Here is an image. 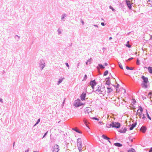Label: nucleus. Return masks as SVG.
<instances>
[{"mask_svg": "<svg viewBox=\"0 0 152 152\" xmlns=\"http://www.w3.org/2000/svg\"><path fill=\"white\" fill-rule=\"evenodd\" d=\"M98 87L97 89L95 90L96 93L98 94H102L104 95L106 93V88L104 86H98Z\"/></svg>", "mask_w": 152, "mask_h": 152, "instance_id": "nucleus-1", "label": "nucleus"}, {"mask_svg": "<svg viewBox=\"0 0 152 152\" xmlns=\"http://www.w3.org/2000/svg\"><path fill=\"white\" fill-rule=\"evenodd\" d=\"M142 111L143 109L140 106L139 107V109L137 110L136 115L137 116H138L140 118H141L142 116Z\"/></svg>", "mask_w": 152, "mask_h": 152, "instance_id": "nucleus-2", "label": "nucleus"}, {"mask_svg": "<svg viewBox=\"0 0 152 152\" xmlns=\"http://www.w3.org/2000/svg\"><path fill=\"white\" fill-rule=\"evenodd\" d=\"M77 145L80 152H82V141L80 138H78L77 140Z\"/></svg>", "mask_w": 152, "mask_h": 152, "instance_id": "nucleus-3", "label": "nucleus"}, {"mask_svg": "<svg viewBox=\"0 0 152 152\" xmlns=\"http://www.w3.org/2000/svg\"><path fill=\"white\" fill-rule=\"evenodd\" d=\"M116 92L119 93V94L121 95V98H122L124 96L126 93V91L123 88H121L120 89H116Z\"/></svg>", "mask_w": 152, "mask_h": 152, "instance_id": "nucleus-4", "label": "nucleus"}, {"mask_svg": "<svg viewBox=\"0 0 152 152\" xmlns=\"http://www.w3.org/2000/svg\"><path fill=\"white\" fill-rule=\"evenodd\" d=\"M59 150L60 147L57 144L54 145L52 148V152H58Z\"/></svg>", "mask_w": 152, "mask_h": 152, "instance_id": "nucleus-5", "label": "nucleus"}, {"mask_svg": "<svg viewBox=\"0 0 152 152\" xmlns=\"http://www.w3.org/2000/svg\"><path fill=\"white\" fill-rule=\"evenodd\" d=\"M83 104V103H81L79 99H77L75 101L74 103V105L76 107H78Z\"/></svg>", "mask_w": 152, "mask_h": 152, "instance_id": "nucleus-6", "label": "nucleus"}, {"mask_svg": "<svg viewBox=\"0 0 152 152\" xmlns=\"http://www.w3.org/2000/svg\"><path fill=\"white\" fill-rule=\"evenodd\" d=\"M90 85L91 86L92 88L94 89V87L96 86V83L95 81V80H93L91 81L90 83Z\"/></svg>", "mask_w": 152, "mask_h": 152, "instance_id": "nucleus-7", "label": "nucleus"}, {"mask_svg": "<svg viewBox=\"0 0 152 152\" xmlns=\"http://www.w3.org/2000/svg\"><path fill=\"white\" fill-rule=\"evenodd\" d=\"M120 127V124L118 122H113V127L119 128Z\"/></svg>", "mask_w": 152, "mask_h": 152, "instance_id": "nucleus-8", "label": "nucleus"}, {"mask_svg": "<svg viewBox=\"0 0 152 152\" xmlns=\"http://www.w3.org/2000/svg\"><path fill=\"white\" fill-rule=\"evenodd\" d=\"M141 78L143 80L144 83H147L148 82V78L145 77L144 76H142Z\"/></svg>", "mask_w": 152, "mask_h": 152, "instance_id": "nucleus-9", "label": "nucleus"}, {"mask_svg": "<svg viewBox=\"0 0 152 152\" xmlns=\"http://www.w3.org/2000/svg\"><path fill=\"white\" fill-rule=\"evenodd\" d=\"M126 3L129 8L131 9V4L130 3V1L129 0H127L126 1Z\"/></svg>", "mask_w": 152, "mask_h": 152, "instance_id": "nucleus-10", "label": "nucleus"}, {"mask_svg": "<svg viewBox=\"0 0 152 152\" xmlns=\"http://www.w3.org/2000/svg\"><path fill=\"white\" fill-rule=\"evenodd\" d=\"M127 130L126 127H123L120 129L119 132L121 133H125Z\"/></svg>", "mask_w": 152, "mask_h": 152, "instance_id": "nucleus-11", "label": "nucleus"}, {"mask_svg": "<svg viewBox=\"0 0 152 152\" xmlns=\"http://www.w3.org/2000/svg\"><path fill=\"white\" fill-rule=\"evenodd\" d=\"M86 94L85 93H82L81 96V99L82 100H84Z\"/></svg>", "mask_w": 152, "mask_h": 152, "instance_id": "nucleus-12", "label": "nucleus"}, {"mask_svg": "<svg viewBox=\"0 0 152 152\" xmlns=\"http://www.w3.org/2000/svg\"><path fill=\"white\" fill-rule=\"evenodd\" d=\"M147 2L148 7L152 6V0H148Z\"/></svg>", "mask_w": 152, "mask_h": 152, "instance_id": "nucleus-13", "label": "nucleus"}, {"mask_svg": "<svg viewBox=\"0 0 152 152\" xmlns=\"http://www.w3.org/2000/svg\"><path fill=\"white\" fill-rule=\"evenodd\" d=\"M146 129V128L145 127V126H142L140 129V130L142 132L144 133L145 132Z\"/></svg>", "mask_w": 152, "mask_h": 152, "instance_id": "nucleus-14", "label": "nucleus"}, {"mask_svg": "<svg viewBox=\"0 0 152 152\" xmlns=\"http://www.w3.org/2000/svg\"><path fill=\"white\" fill-rule=\"evenodd\" d=\"M113 122H112L111 123L109 124H107L106 125L107 127L108 128H110V127H113Z\"/></svg>", "mask_w": 152, "mask_h": 152, "instance_id": "nucleus-15", "label": "nucleus"}, {"mask_svg": "<svg viewBox=\"0 0 152 152\" xmlns=\"http://www.w3.org/2000/svg\"><path fill=\"white\" fill-rule=\"evenodd\" d=\"M148 72L150 74H152V67L149 66L148 68Z\"/></svg>", "mask_w": 152, "mask_h": 152, "instance_id": "nucleus-16", "label": "nucleus"}, {"mask_svg": "<svg viewBox=\"0 0 152 152\" xmlns=\"http://www.w3.org/2000/svg\"><path fill=\"white\" fill-rule=\"evenodd\" d=\"M106 91L107 90V93H108L111 92L112 91V89L111 88H106Z\"/></svg>", "mask_w": 152, "mask_h": 152, "instance_id": "nucleus-17", "label": "nucleus"}, {"mask_svg": "<svg viewBox=\"0 0 152 152\" xmlns=\"http://www.w3.org/2000/svg\"><path fill=\"white\" fill-rule=\"evenodd\" d=\"M136 125V124H133L130 127V130H132L133 128Z\"/></svg>", "mask_w": 152, "mask_h": 152, "instance_id": "nucleus-18", "label": "nucleus"}, {"mask_svg": "<svg viewBox=\"0 0 152 152\" xmlns=\"http://www.w3.org/2000/svg\"><path fill=\"white\" fill-rule=\"evenodd\" d=\"M122 101L121 102H120V100H119L118 102H117V104H116V105L117 106H119L120 105H121L122 104Z\"/></svg>", "mask_w": 152, "mask_h": 152, "instance_id": "nucleus-19", "label": "nucleus"}, {"mask_svg": "<svg viewBox=\"0 0 152 152\" xmlns=\"http://www.w3.org/2000/svg\"><path fill=\"white\" fill-rule=\"evenodd\" d=\"M102 137L105 139H107V140H110V138L108 137H107V136H105L104 134H103L102 136Z\"/></svg>", "mask_w": 152, "mask_h": 152, "instance_id": "nucleus-20", "label": "nucleus"}, {"mask_svg": "<svg viewBox=\"0 0 152 152\" xmlns=\"http://www.w3.org/2000/svg\"><path fill=\"white\" fill-rule=\"evenodd\" d=\"M114 145L116 146H118V147H121V146H122V145L120 144V143H115L114 144Z\"/></svg>", "mask_w": 152, "mask_h": 152, "instance_id": "nucleus-21", "label": "nucleus"}, {"mask_svg": "<svg viewBox=\"0 0 152 152\" xmlns=\"http://www.w3.org/2000/svg\"><path fill=\"white\" fill-rule=\"evenodd\" d=\"M64 79V78H61L59 79L58 82V85Z\"/></svg>", "mask_w": 152, "mask_h": 152, "instance_id": "nucleus-22", "label": "nucleus"}, {"mask_svg": "<svg viewBox=\"0 0 152 152\" xmlns=\"http://www.w3.org/2000/svg\"><path fill=\"white\" fill-rule=\"evenodd\" d=\"M147 83H144L142 84V86L143 87H144L145 88H147Z\"/></svg>", "mask_w": 152, "mask_h": 152, "instance_id": "nucleus-23", "label": "nucleus"}, {"mask_svg": "<svg viewBox=\"0 0 152 152\" xmlns=\"http://www.w3.org/2000/svg\"><path fill=\"white\" fill-rule=\"evenodd\" d=\"M125 45L126 47L129 48H130L131 47V46L129 44V42L128 41L127 42V44Z\"/></svg>", "mask_w": 152, "mask_h": 152, "instance_id": "nucleus-24", "label": "nucleus"}, {"mask_svg": "<svg viewBox=\"0 0 152 152\" xmlns=\"http://www.w3.org/2000/svg\"><path fill=\"white\" fill-rule=\"evenodd\" d=\"M128 152H136V151L134 149L131 148L128 151Z\"/></svg>", "mask_w": 152, "mask_h": 152, "instance_id": "nucleus-25", "label": "nucleus"}, {"mask_svg": "<svg viewBox=\"0 0 152 152\" xmlns=\"http://www.w3.org/2000/svg\"><path fill=\"white\" fill-rule=\"evenodd\" d=\"M126 69H130V70H132L133 69V68L132 67H128V66H126Z\"/></svg>", "mask_w": 152, "mask_h": 152, "instance_id": "nucleus-26", "label": "nucleus"}, {"mask_svg": "<svg viewBox=\"0 0 152 152\" xmlns=\"http://www.w3.org/2000/svg\"><path fill=\"white\" fill-rule=\"evenodd\" d=\"M108 71L107 70H106V71L104 72V76H106V75H107L108 74Z\"/></svg>", "mask_w": 152, "mask_h": 152, "instance_id": "nucleus-27", "label": "nucleus"}, {"mask_svg": "<svg viewBox=\"0 0 152 152\" xmlns=\"http://www.w3.org/2000/svg\"><path fill=\"white\" fill-rule=\"evenodd\" d=\"M90 112L91 113V111L90 110H86L85 111L86 113H89Z\"/></svg>", "mask_w": 152, "mask_h": 152, "instance_id": "nucleus-28", "label": "nucleus"}, {"mask_svg": "<svg viewBox=\"0 0 152 152\" xmlns=\"http://www.w3.org/2000/svg\"><path fill=\"white\" fill-rule=\"evenodd\" d=\"M99 66L100 67V68H103V69H104V67L102 64H99Z\"/></svg>", "mask_w": 152, "mask_h": 152, "instance_id": "nucleus-29", "label": "nucleus"}, {"mask_svg": "<svg viewBox=\"0 0 152 152\" xmlns=\"http://www.w3.org/2000/svg\"><path fill=\"white\" fill-rule=\"evenodd\" d=\"M87 75H85L84 78V79H83L82 80V81H83V80H86V79H87Z\"/></svg>", "mask_w": 152, "mask_h": 152, "instance_id": "nucleus-30", "label": "nucleus"}, {"mask_svg": "<svg viewBox=\"0 0 152 152\" xmlns=\"http://www.w3.org/2000/svg\"><path fill=\"white\" fill-rule=\"evenodd\" d=\"M151 96H152V92H149L148 94V96L150 98H151Z\"/></svg>", "mask_w": 152, "mask_h": 152, "instance_id": "nucleus-31", "label": "nucleus"}, {"mask_svg": "<svg viewBox=\"0 0 152 152\" xmlns=\"http://www.w3.org/2000/svg\"><path fill=\"white\" fill-rule=\"evenodd\" d=\"M91 59H88V61H87V62H86V64H88V62H89V64H91Z\"/></svg>", "mask_w": 152, "mask_h": 152, "instance_id": "nucleus-32", "label": "nucleus"}, {"mask_svg": "<svg viewBox=\"0 0 152 152\" xmlns=\"http://www.w3.org/2000/svg\"><path fill=\"white\" fill-rule=\"evenodd\" d=\"M45 66V65H43V64H41L40 66V68H41V69H42Z\"/></svg>", "mask_w": 152, "mask_h": 152, "instance_id": "nucleus-33", "label": "nucleus"}, {"mask_svg": "<svg viewBox=\"0 0 152 152\" xmlns=\"http://www.w3.org/2000/svg\"><path fill=\"white\" fill-rule=\"evenodd\" d=\"M84 122H85V124H86V126H87V123L88 122V121H87V120H86V119H84Z\"/></svg>", "mask_w": 152, "mask_h": 152, "instance_id": "nucleus-34", "label": "nucleus"}, {"mask_svg": "<svg viewBox=\"0 0 152 152\" xmlns=\"http://www.w3.org/2000/svg\"><path fill=\"white\" fill-rule=\"evenodd\" d=\"M119 65L121 69H123V67L122 65L121 64V63H119Z\"/></svg>", "mask_w": 152, "mask_h": 152, "instance_id": "nucleus-35", "label": "nucleus"}, {"mask_svg": "<svg viewBox=\"0 0 152 152\" xmlns=\"http://www.w3.org/2000/svg\"><path fill=\"white\" fill-rule=\"evenodd\" d=\"M147 115L148 117V118L150 120H151V117L149 116V114H148V113L147 112Z\"/></svg>", "mask_w": 152, "mask_h": 152, "instance_id": "nucleus-36", "label": "nucleus"}, {"mask_svg": "<svg viewBox=\"0 0 152 152\" xmlns=\"http://www.w3.org/2000/svg\"><path fill=\"white\" fill-rule=\"evenodd\" d=\"M40 120L39 119L37 121V122L36 123V124L34 125V126H35L36 124H37L38 123H39V122H40Z\"/></svg>", "mask_w": 152, "mask_h": 152, "instance_id": "nucleus-37", "label": "nucleus"}, {"mask_svg": "<svg viewBox=\"0 0 152 152\" xmlns=\"http://www.w3.org/2000/svg\"><path fill=\"white\" fill-rule=\"evenodd\" d=\"M72 130H75V131L76 132H78V133H79V132L76 129H75V128H73L72 129Z\"/></svg>", "mask_w": 152, "mask_h": 152, "instance_id": "nucleus-38", "label": "nucleus"}, {"mask_svg": "<svg viewBox=\"0 0 152 152\" xmlns=\"http://www.w3.org/2000/svg\"><path fill=\"white\" fill-rule=\"evenodd\" d=\"M137 64L138 65H139L140 64V63L139 62V60L138 58H137Z\"/></svg>", "mask_w": 152, "mask_h": 152, "instance_id": "nucleus-39", "label": "nucleus"}, {"mask_svg": "<svg viewBox=\"0 0 152 152\" xmlns=\"http://www.w3.org/2000/svg\"><path fill=\"white\" fill-rule=\"evenodd\" d=\"M62 135H61V137H64V136H65V134L63 132H62Z\"/></svg>", "mask_w": 152, "mask_h": 152, "instance_id": "nucleus-40", "label": "nucleus"}, {"mask_svg": "<svg viewBox=\"0 0 152 152\" xmlns=\"http://www.w3.org/2000/svg\"><path fill=\"white\" fill-rule=\"evenodd\" d=\"M92 118L93 119H94V120H97V121H98L99 120V119L96 118L94 117V118Z\"/></svg>", "mask_w": 152, "mask_h": 152, "instance_id": "nucleus-41", "label": "nucleus"}, {"mask_svg": "<svg viewBox=\"0 0 152 152\" xmlns=\"http://www.w3.org/2000/svg\"><path fill=\"white\" fill-rule=\"evenodd\" d=\"M0 102L1 103L3 102V100L2 99L0 98Z\"/></svg>", "mask_w": 152, "mask_h": 152, "instance_id": "nucleus-42", "label": "nucleus"}, {"mask_svg": "<svg viewBox=\"0 0 152 152\" xmlns=\"http://www.w3.org/2000/svg\"><path fill=\"white\" fill-rule=\"evenodd\" d=\"M142 116V119H145V118L146 117H145V115L144 114H143Z\"/></svg>", "mask_w": 152, "mask_h": 152, "instance_id": "nucleus-43", "label": "nucleus"}, {"mask_svg": "<svg viewBox=\"0 0 152 152\" xmlns=\"http://www.w3.org/2000/svg\"><path fill=\"white\" fill-rule=\"evenodd\" d=\"M48 132H47L46 133H45L44 135L43 136V138H44L45 136L47 134Z\"/></svg>", "mask_w": 152, "mask_h": 152, "instance_id": "nucleus-44", "label": "nucleus"}, {"mask_svg": "<svg viewBox=\"0 0 152 152\" xmlns=\"http://www.w3.org/2000/svg\"><path fill=\"white\" fill-rule=\"evenodd\" d=\"M110 8L113 11L114 10V9L111 6H110Z\"/></svg>", "mask_w": 152, "mask_h": 152, "instance_id": "nucleus-45", "label": "nucleus"}, {"mask_svg": "<svg viewBox=\"0 0 152 152\" xmlns=\"http://www.w3.org/2000/svg\"><path fill=\"white\" fill-rule=\"evenodd\" d=\"M149 152H152V147L151 148V149L149 150Z\"/></svg>", "mask_w": 152, "mask_h": 152, "instance_id": "nucleus-46", "label": "nucleus"}, {"mask_svg": "<svg viewBox=\"0 0 152 152\" xmlns=\"http://www.w3.org/2000/svg\"><path fill=\"white\" fill-rule=\"evenodd\" d=\"M66 65L68 67V68H69V65H68V63H66Z\"/></svg>", "mask_w": 152, "mask_h": 152, "instance_id": "nucleus-47", "label": "nucleus"}, {"mask_svg": "<svg viewBox=\"0 0 152 152\" xmlns=\"http://www.w3.org/2000/svg\"><path fill=\"white\" fill-rule=\"evenodd\" d=\"M101 24L102 26H104V23H101Z\"/></svg>", "mask_w": 152, "mask_h": 152, "instance_id": "nucleus-48", "label": "nucleus"}, {"mask_svg": "<svg viewBox=\"0 0 152 152\" xmlns=\"http://www.w3.org/2000/svg\"><path fill=\"white\" fill-rule=\"evenodd\" d=\"M133 58H129L128 59V60L130 61V60H131Z\"/></svg>", "mask_w": 152, "mask_h": 152, "instance_id": "nucleus-49", "label": "nucleus"}, {"mask_svg": "<svg viewBox=\"0 0 152 152\" xmlns=\"http://www.w3.org/2000/svg\"><path fill=\"white\" fill-rule=\"evenodd\" d=\"M29 150L28 149L27 150L25 151H23V152H28Z\"/></svg>", "mask_w": 152, "mask_h": 152, "instance_id": "nucleus-50", "label": "nucleus"}, {"mask_svg": "<svg viewBox=\"0 0 152 152\" xmlns=\"http://www.w3.org/2000/svg\"><path fill=\"white\" fill-rule=\"evenodd\" d=\"M16 37H18V39L19 38V36H18V35H16V36H15V39H16Z\"/></svg>", "mask_w": 152, "mask_h": 152, "instance_id": "nucleus-51", "label": "nucleus"}, {"mask_svg": "<svg viewBox=\"0 0 152 152\" xmlns=\"http://www.w3.org/2000/svg\"><path fill=\"white\" fill-rule=\"evenodd\" d=\"M104 65L105 66H107V63H104Z\"/></svg>", "mask_w": 152, "mask_h": 152, "instance_id": "nucleus-52", "label": "nucleus"}, {"mask_svg": "<svg viewBox=\"0 0 152 152\" xmlns=\"http://www.w3.org/2000/svg\"><path fill=\"white\" fill-rule=\"evenodd\" d=\"M118 86H119V85L118 84H117V86H116V88H118Z\"/></svg>", "mask_w": 152, "mask_h": 152, "instance_id": "nucleus-53", "label": "nucleus"}, {"mask_svg": "<svg viewBox=\"0 0 152 152\" xmlns=\"http://www.w3.org/2000/svg\"><path fill=\"white\" fill-rule=\"evenodd\" d=\"M15 143V142H13V147H14Z\"/></svg>", "mask_w": 152, "mask_h": 152, "instance_id": "nucleus-54", "label": "nucleus"}, {"mask_svg": "<svg viewBox=\"0 0 152 152\" xmlns=\"http://www.w3.org/2000/svg\"><path fill=\"white\" fill-rule=\"evenodd\" d=\"M94 26H96V27H98V26L97 25H94Z\"/></svg>", "mask_w": 152, "mask_h": 152, "instance_id": "nucleus-55", "label": "nucleus"}, {"mask_svg": "<svg viewBox=\"0 0 152 152\" xmlns=\"http://www.w3.org/2000/svg\"><path fill=\"white\" fill-rule=\"evenodd\" d=\"M109 39H112V37H110L109 38Z\"/></svg>", "mask_w": 152, "mask_h": 152, "instance_id": "nucleus-56", "label": "nucleus"}, {"mask_svg": "<svg viewBox=\"0 0 152 152\" xmlns=\"http://www.w3.org/2000/svg\"><path fill=\"white\" fill-rule=\"evenodd\" d=\"M64 18V16L63 17H62V19H63Z\"/></svg>", "mask_w": 152, "mask_h": 152, "instance_id": "nucleus-57", "label": "nucleus"}, {"mask_svg": "<svg viewBox=\"0 0 152 152\" xmlns=\"http://www.w3.org/2000/svg\"><path fill=\"white\" fill-rule=\"evenodd\" d=\"M109 115H107V119H108V118H109Z\"/></svg>", "mask_w": 152, "mask_h": 152, "instance_id": "nucleus-58", "label": "nucleus"}, {"mask_svg": "<svg viewBox=\"0 0 152 152\" xmlns=\"http://www.w3.org/2000/svg\"><path fill=\"white\" fill-rule=\"evenodd\" d=\"M99 123H100V124H101L102 123V122H99Z\"/></svg>", "mask_w": 152, "mask_h": 152, "instance_id": "nucleus-59", "label": "nucleus"}, {"mask_svg": "<svg viewBox=\"0 0 152 152\" xmlns=\"http://www.w3.org/2000/svg\"><path fill=\"white\" fill-rule=\"evenodd\" d=\"M82 23H83V24H84V22H83V21H82Z\"/></svg>", "mask_w": 152, "mask_h": 152, "instance_id": "nucleus-60", "label": "nucleus"}, {"mask_svg": "<svg viewBox=\"0 0 152 152\" xmlns=\"http://www.w3.org/2000/svg\"><path fill=\"white\" fill-rule=\"evenodd\" d=\"M123 101H125V102H126V101H125V100H124V99H123Z\"/></svg>", "mask_w": 152, "mask_h": 152, "instance_id": "nucleus-61", "label": "nucleus"}, {"mask_svg": "<svg viewBox=\"0 0 152 152\" xmlns=\"http://www.w3.org/2000/svg\"><path fill=\"white\" fill-rule=\"evenodd\" d=\"M130 141H131V142H132V140L131 139V140H130Z\"/></svg>", "mask_w": 152, "mask_h": 152, "instance_id": "nucleus-62", "label": "nucleus"}, {"mask_svg": "<svg viewBox=\"0 0 152 152\" xmlns=\"http://www.w3.org/2000/svg\"><path fill=\"white\" fill-rule=\"evenodd\" d=\"M151 39H152V35H151Z\"/></svg>", "mask_w": 152, "mask_h": 152, "instance_id": "nucleus-63", "label": "nucleus"}, {"mask_svg": "<svg viewBox=\"0 0 152 152\" xmlns=\"http://www.w3.org/2000/svg\"><path fill=\"white\" fill-rule=\"evenodd\" d=\"M33 152H38L37 151H34Z\"/></svg>", "mask_w": 152, "mask_h": 152, "instance_id": "nucleus-64", "label": "nucleus"}]
</instances>
